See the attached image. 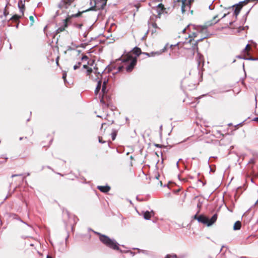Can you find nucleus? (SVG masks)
<instances>
[{"label": "nucleus", "mask_w": 258, "mask_h": 258, "mask_svg": "<svg viewBox=\"0 0 258 258\" xmlns=\"http://www.w3.org/2000/svg\"><path fill=\"white\" fill-rule=\"evenodd\" d=\"M182 33H187L188 35L187 41L184 43H190L195 38H198L194 44H192L191 49L198 51V43L207 38L208 34L207 33V28L205 26H195L189 25L185 28L183 29Z\"/></svg>", "instance_id": "nucleus-1"}, {"label": "nucleus", "mask_w": 258, "mask_h": 258, "mask_svg": "<svg viewBox=\"0 0 258 258\" xmlns=\"http://www.w3.org/2000/svg\"><path fill=\"white\" fill-rule=\"evenodd\" d=\"M99 235L100 240L105 245L108 247L114 250H119L118 244L113 239H110L109 237L101 234L99 233H97Z\"/></svg>", "instance_id": "nucleus-2"}, {"label": "nucleus", "mask_w": 258, "mask_h": 258, "mask_svg": "<svg viewBox=\"0 0 258 258\" xmlns=\"http://www.w3.org/2000/svg\"><path fill=\"white\" fill-rule=\"evenodd\" d=\"M122 61L126 64L125 69L127 72H131L137 63V58L129 54L123 57Z\"/></svg>", "instance_id": "nucleus-3"}, {"label": "nucleus", "mask_w": 258, "mask_h": 258, "mask_svg": "<svg viewBox=\"0 0 258 258\" xmlns=\"http://www.w3.org/2000/svg\"><path fill=\"white\" fill-rule=\"evenodd\" d=\"M193 0H177L175 5L180 7L182 14L190 11L192 13V11H190V5Z\"/></svg>", "instance_id": "nucleus-4"}, {"label": "nucleus", "mask_w": 258, "mask_h": 258, "mask_svg": "<svg viewBox=\"0 0 258 258\" xmlns=\"http://www.w3.org/2000/svg\"><path fill=\"white\" fill-rule=\"evenodd\" d=\"M217 219V215L216 214H214L210 219L203 215H201L198 217V221L200 223L206 224L208 226H210L216 222Z\"/></svg>", "instance_id": "nucleus-5"}, {"label": "nucleus", "mask_w": 258, "mask_h": 258, "mask_svg": "<svg viewBox=\"0 0 258 258\" xmlns=\"http://www.w3.org/2000/svg\"><path fill=\"white\" fill-rule=\"evenodd\" d=\"M107 0H91L90 4L92 6V10H101L104 8Z\"/></svg>", "instance_id": "nucleus-6"}, {"label": "nucleus", "mask_w": 258, "mask_h": 258, "mask_svg": "<svg viewBox=\"0 0 258 258\" xmlns=\"http://www.w3.org/2000/svg\"><path fill=\"white\" fill-rule=\"evenodd\" d=\"M81 15V13H78L76 14L72 15V16H69L63 22V24L61 26L59 27L56 30V33H59L62 31H63L66 28L68 27V23L70 21V19L71 17H78Z\"/></svg>", "instance_id": "nucleus-7"}, {"label": "nucleus", "mask_w": 258, "mask_h": 258, "mask_svg": "<svg viewBox=\"0 0 258 258\" xmlns=\"http://www.w3.org/2000/svg\"><path fill=\"white\" fill-rule=\"evenodd\" d=\"M164 10V6L162 4H159L155 7L153 8L152 9V13L158 18H160L161 15L163 13Z\"/></svg>", "instance_id": "nucleus-8"}, {"label": "nucleus", "mask_w": 258, "mask_h": 258, "mask_svg": "<svg viewBox=\"0 0 258 258\" xmlns=\"http://www.w3.org/2000/svg\"><path fill=\"white\" fill-rule=\"evenodd\" d=\"M107 81L104 80L103 81V84H102L101 86V92L99 94V97L100 99V102L102 103H104V98L105 97L106 94L107 93V89H106V83Z\"/></svg>", "instance_id": "nucleus-9"}, {"label": "nucleus", "mask_w": 258, "mask_h": 258, "mask_svg": "<svg viewBox=\"0 0 258 258\" xmlns=\"http://www.w3.org/2000/svg\"><path fill=\"white\" fill-rule=\"evenodd\" d=\"M74 0H61L58 4V7L60 9H68L71 5Z\"/></svg>", "instance_id": "nucleus-10"}, {"label": "nucleus", "mask_w": 258, "mask_h": 258, "mask_svg": "<svg viewBox=\"0 0 258 258\" xmlns=\"http://www.w3.org/2000/svg\"><path fill=\"white\" fill-rule=\"evenodd\" d=\"M192 50L194 51V53H195V52H197V56L196 57V59H197V62L198 64V67H200L201 66V64L203 65L204 63L203 56L199 52L198 50L197 51L196 50H193V49H192Z\"/></svg>", "instance_id": "nucleus-11"}, {"label": "nucleus", "mask_w": 258, "mask_h": 258, "mask_svg": "<svg viewBox=\"0 0 258 258\" xmlns=\"http://www.w3.org/2000/svg\"><path fill=\"white\" fill-rule=\"evenodd\" d=\"M83 68L84 69H87V75L89 76L90 78L92 79L93 80H97V79L93 77V75H92L93 71H92V69L91 68L89 69L88 67L86 64L83 65Z\"/></svg>", "instance_id": "nucleus-12"}, {"label": "nucleus", "mask_w": 258, "mask_h": 258, "mask_svg": "<svg viewBox=\"0 0 258 258\" xmlns=\"http://www.w3.org/2000/svg\"><path fill=\"white\" fill-rule=\"evenodd\" d=\"M97 188L103 192H107L110 189V187L109 186H98Z\"/></svg>", "instance_id": "nucleus-13"}, {"label": "nucleus", "mask_w": 258, "mask_h": 258, "mask_svg": "<svg viewBox=\"0 0 258 258\" xmlns=\"http://www.w3.org/2000/svg\"><path fill=\"white\" fill-rule=\"evenodd\" d=\"M18 6L20 9V11L22 14V16L24 15V11L25 9V5L22 0H20L18 3Z\"/></svg>", "instance_id": "nucleus-14"}, {"label": "nucleus", "mask_w": 258, "mask_h": 258, "mask_svg": "<svg viewBox=\"0 0 258 258\" xmlns=\"http://www.w3.org/2000/svg\"><path fill=\"white\" fill-rule=\"evenodd\" d=\"M153 214H154L153 211H146L144 213L143 216L146 220H149L151 218V216L153 215Z\"/></svg>", "instance_id": "nucleus-15"}, {"label": "nucleus", "mask_w": 258, "mask_h": 258, "mask_svg": "<svg viewBox=\"0 0 258 258\" xmlns=\"http://www.w3.org/2000/svg\"><path fill=\"white\" fill-rule=\"evenodd\" d=\"M102 86V81L101 80H98L97 83V85L95 90V94L97 95L101 88Z\"/></svg>", "instance_id": "nucleus-16"}, {"label": "nucleus", "mask_w": 258, "mask_h": 258, "mask_svg": "<svg viewBox=\"0 0 258 258\" xmlns=\"http://www.w3.org/2000/svg\"><path fill=\"white\" fill-rule=\"evenodd\" d=\"M165 49H166V47H165L163 49H162L160 51L152 52L151 53H147L146 54L149 56H154L155 54L159 55V54H161L163 52H164Z\"/></svg>", "instance_id": "nucleus-17"}, {"label": "nucleus", "mask_w": 258, "mask_h": 258, "mask_svg": "<svg viewBox=\"0 0 258 258\" xmlns=\"http://www.w3.org/2000/svg\"><path fill=\"white\" fill-rule=\"evenodd\" d=\"M242 6V4H241L239 5H237L236 7L235 8L234 13L236 16H237L239 14Z\"/></svg>", "instance_id": "nucleus-18"}, {"label": "nucleus", "mask_w": 258, "mask_h": 258, "mask_svg": "<svg viewBox=\"0 0 258 258\" xmlns=\"http://www.w3.org/2000/svg\"><path fill=\"white\" fill-rule=\"evenodd\" d=\"M241 227V222L239 221H236L233 226V229L234 230H239Z\"/></svg>", "instance_id": "nucleus-19"}, {"label": "nucleus", "mask_w": 258, "mask_h": 258, "mask_svg": "<svg viewBox=\"0 0 258 258\" xmlns=\"http://www.w3.org/2000/svg\"><path fill=\"white\" fill-rule=\"evenodd\" d=\"M132 51H133V53H134L135 54H136L137 56H139L141 53V49L138 47H135L133 49Z\"/></svg>", "instance_id": "nucleus-20"}, {"label": "nucleus", "mask_w": 258, "mask_h": 258, "mask_svg": "<svg viewBox=\"0 0 258 258\" xmlns=\"http://www.w3.org/2000/svg\"><path fill=\"white\" fill-rule=\"evenodd\" d=\"M218 17V15H216L213 17V20L209 24V25H212L217 23L219 20H216V19Z\"/></svg>", "instance_id": "nucleus-21"}, {"label": "nucleus", "mask_w": 258, "mask_h": 258, "mask_svg": "<svg viewBox=\"0 0 258 258\" xmlns=\"http://www.w3.org/2000/svg\"><path fill=\"white\" fill-rule=\"evenodd\" d=\"M21 16L15 15L11 18V20H13L14 21H17L21 18Z\"/></svg>", "instance_id": "nucleus-22"}, {"label": "nucleus", "mask_w": 258, "mask_h": 258, "mask_svg": "<svg viewBox=\"0 0 258 258\" xmlns=\"http://www.w3.org/2000/svg\"><path fill=\"white\" fill-rule=\"evenodd\" d=\"M81 62L79 61L77 63V64H75L74 66V69L75 70H77L78 69V68H80V67L81 66Z\"/></svg>", "instance_id": "nucleus-23"}, {"label": "nucleus", "mask_w": 258, "mask_h": 258, "mask_svg": "<svg viewBox=\"0 0 258 258\" xmlns=\"http://www.w3.org/2000/svg\"><path fill=\"white\" fill-rule=\"evenodd\" d=\"M83 25L82 24H77L75 25V27L78 29H81Z\"/></svg>", "instance_id": "nucleus-24"}, {"label": "nucleus", "mask_w": 258, "mask_h": 258, "mask_svg": "<svg viewBox=\"0 0 258 258\" xmlns=\"http://www.w3.org/2000/svg\"><path fill=\"white\" fill-rule=\"evenodd\" d=\"M250 46L249 44H247L243 51H247L250 49Z\"/></svg>", "instance_id": "nucleus-25"}, {"label": "nucleus", "mask_w": 258, "mask_h": 258, "mask_svg": "<svg viewBox=\"0 0 258 258\" xmlns=\"http://www.w3.org/2000/svg\"><path fill=\"white\" fill-rule=\"evenodd\" d=\"M6 8H7V6H6V7L5 8V10L4 11V15L5 17H6L9 14V13L7 11Z\"/></svg>", "instance_id": "nucleus-26"}, {"label": "nucleus", "mask_w": 258, "mask_h": 258, "mask_svg": "<svg viewBox=\"0 0 258 258\" xmlns=\"http://www.w3.org/2000/svg\"><path fill=\"white\" fill-rule=\"evenodd\" d=\"M66 77H67V74L66 73H63V75H62V78H63L65 83H66Z\"/></svg>", "instance_id": "nucleus-27"}, {"label": "nucleus", "mask_w": 258, "mask_h": 258, "mask_svg": "<svg viewBox=\"0 0 258 258\" xmlns=\"http://www.w3.org/2000/svg\"><path fill=\"white\" fill-rule=\"evenodd\" d=\"M88 58L87 56H86V55H83V56L82 57V58H81V60H87L88 59Z\"/></svg>", "instance_id": "nucleus-28"}, {"label": "nucleus", "mask_w": 258, "mask_h": 258, "mask_svg": "<svg viewBox=\"0 0 258 258\" xmlns=\"http://www.w3.org/2000/svg\"><path fill=\"white\" fill-rule=\"evenodd\" d=\"M246 59L251 60H258V58L250 57L249 58H246Z\"/></svg>", "instance_id": "nucleus-29"}, {"label": "nucleus", "mask_w": 258, "mask_h": 258, "mask_svg": "<svg viewBox=\"0 0 258 258\" xmlns=\"http://www.w3.org/2000/svg\"><path fill=\"white\" fill-rule=\"evenodd\" d=\"M116 133H112V140H114V139H115V137H116Z\"/></svg>", "instance_id": "nucleus-30"}, {"label": "nucleus", "mask_w": 258, "mask_h": 258, "mask_svg": "<svg viewBox=\"0 0 258 258\" xmlns=\"http://www.w3.org/2000/svg\"><path fill=\"white\" fill-rule=\"evenodd\" d=\"M94 75L97 78V79H99V76H100V74L99 73L97 74L96 72L93 73Z\"/></svg>", "instance_id": "nucleus-31"}, {"label": "nucleus", "mask_w": 258, "mask_h": 258, "mask_svg": "<svg viewBox=\"0 0 258 258\" xmlns=\"http://www.w3.org/2000/svg\"><path fill=\"white\" fill-rule=\"evenodd\" d=\"M152 26H153L154 28H158V26H157V24L156 23H153L152 24Z\"/></svg>", "instance_id": "nucleus-32"}, {"label": "nucleus", "mask_w": 258, "mask_h": 258, "mask_svg": "<svg viewBox=\"0 0 258 258\" xmlns=\"http://www.w3.org/2000/svg\"><path fill=\"white\" fill-rule=\"evenodd\" d=\"M99 142L100 143H105L104 141H102V138L100 137H99Z\"/></svg>", "instance_id": "nucleus-33"}, {"label": "nucleus", "mask_w": 258, "mask_h": 258, "mask_svg": "<svg viewBox=\"0 0 258 258\" xmlns=\"http://www.w3.org/2000/svg\"><path fill=\"white\" fill-rule=\"evenodd\" d=\"M29 19L31 21L32 23H33L34 22V18H33V16H30L29 17Z\"/></svg>", "instance_id": "nucleus-34"}, {"label": "nucleus", "mask_w": 258, "mask_h": 258, "mask_svg": "<svg viewBox=\"0 0 258 258\" xmlns=\"http://www.w3.org/2000/svg\"><path fill=\"white\" fill-rule=\"evenodd\" d=\"M198 217H199V216H197V214H196V215L194 216V219H196V220H198Z\"/></svg>", "instance_id": "nucleus-35"}, {"label": "nucleus", "mask_w": 258, "mask_h": 258, "mask_svg": "<svg viewBox=\"0 0 258 258\" xmlns=\"http://www.w3.org/2000/svg\"><path fill=\"white\" fill-rule=\"evenodd\" d=\"M20 174H13L12 175V177L13 178L14 177L20 176Z\"/></svg>", "instance_id": "nucleus-36"}, {"label": "nucleus", "mask_w": 258, "mask_h": 258, "mask_svg": "<svg viewBox=\"0 0 258 258\" xmlns=\"http://www.w3.org/2000/svg\"><path fill=\"white\" fill-rule=\"evenodd\" d=\"M253 120L254 121H258V117L254 118Z\"/></svg>", "instance_id": "nucleus-37"}, {"label": "nucleus", "mask_w": 258, "mask_h": 258, "mask_svg": "<svg viewBox=\"0 0 258 258\" xmlns=\"http://www.w3.org/2000/svg\"><path fill=\"white\" fill-rule=\"evenodd\" d=\"M237 57H238V58H243V59H246V58H245L242 57L241 56H239H239H237Z\"/></svg>", "instance_id": "nucleus-38"}, {"label": "nucleus", "mask_w": 258, "mask_h": 258, "mask_svg": "<svg viewBox=\"0 0 258 258\" xmlns=\"http://www.w3.org/2000/svg\"><path fill=\"white\" fill-rule=\"evenodd\" d=\"M46 258H52V257L48 255Z\"/></svg>", "instance_id": "nucleus-39"}, {"label": "nucleus", "mask_w": 258, "mask_h": 258, "mask_svg": "<svg viewBox=\"0 0 258 258\" xmlns=\"http://www.w3.org/2000/svg\"><path fill=\"white\" fill-rule=\"evenodd\" d=\"M226 16V14H224V15L223 16V17H222V18H224V17H225Z\"/></svg>", "instance_id": "nucleus-40"}, {"label": "nucleus", "mask_w": 258, "mask_h": 258, "mask_svg": "<svg viewBox=\"0 0 258 258\" xmlns=\"http://www.w3.org/2000/svg\"><path fill=\"white\" fill-rule=\"evenodd\" d=\"M165 258H170V257H169V255H167L166 256V257Z\"/></svg>", "instance_id": "nucleus-41"}, {"label": "nucleus", "mask_w": 258, "mask_h": 258, "mask_svg": "<svg viewBox=\"0 0 258 258\" xmlns=\"http://www.w3.org/2000/svg\"><path fill=\"white\" fill-rule=\"evenodd\" d=\"M105 124V123H102L101 128H102V127H103V125H104V124Z\"/></svg>", "instance_id": "nucleus-42"}, {"label": "nucleus", "mask_w": 258, "mask_h": 258, "mask_svg": "<svg viewBox=\"0 0 258 258\" xmlns=\"http://www.w3.org/2000/svg\"><path fill=\"white\" fill-rule=\"evenodd\" d=\"M22 139H23V138H22V137H21V138H20L19 140L21 141V140H22Z\"/></svg>", "instance_id": "nucleus-43"}, {"label": "nucleus", "mask_w": 258, "mask_h": 258, "mask_svg": "<svg viewBox=\"0 0 258 258\" xmlns=\"http://www.w3.org/2000/svg\"><path fill=\"white\" fill-rule=\"evenodd\" d=\"M176 165H177V166H178V162H177L176 163Z\"/></svg>", "instance_id": "nucleus-44"}, {"label": "nucleus", "mask_w": 258, "mask_h": 258, "mask_svg": "<svg viewBox=\"0 0 258 258\" xmlns=\"http://www.w3.org/2000/svg\"><path fill=\"white\" fill-rule=\"evenodd\" d=\"M24 2H25V0H24Z\"/></svg>", "instance_id": "nucleus-45"}]
</instances>
